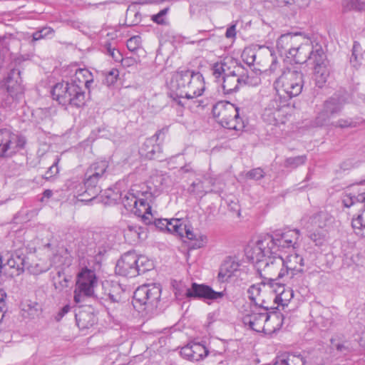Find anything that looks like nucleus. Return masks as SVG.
<instances>
[{
	"mask_svg": "<svg viewBox=\"0 0 365 365\" xmlns=\"http://www.w3.org/2000/svg\"><path fill=\"white\" fill-rule=\"evenodd\" d=\"M262 284L263 285L262 283L261 284H253L250 286L247 290L248 297L254 305L255 304L256 302H259L261 304L262 303L261 300V297H262L261 293Z\"/></svg>",
	"mask_w": 365,
	"mask_h": 365,
	"instance_id": "41",
	"label": "nucleus"
},
{
	"mask_svg": "<svg viewBox=\"0 0 365 365\" xmlns=\"http://www.w3.org/2000/svg\"><path fill=\"white\" fill-rule=\"evenodd\" d=\"M193 361L204 359L209 354V350L200 343H192Z\"/></svg>",
	"mask_w": 365,
	"mask_h": 365,
	"instance_id": "40",
	"label": "nucleus"
},
{
	"mask_svg": "<svg viewBox=\"0 0 365 365\" xmlns=\"http://www.w3.org/2000/svg\"><path fill=\"white\" fill-rule=\"evenodd\" d=\"M108 162L107 160H101L92 163L87 169L86 173L97 179L103 180L106 178Z\"/></svg>",
	"mask_w": 365,
	"mask_h": 365,
	"instance_id": "34",
	"label": "nucleus"
},
{
	"mask_svg": "<svg viewBox=\"0 0 365 365\" xmlns=\"http://www.w3.org/2000/svg\"><path fill=\"white\" fill-rule=\"evenodd\" d=\"M23 310L27 312L29 316L34 317L38 315L41 307L38 302L29 300L23 304Z\"/></svg>",
	"mask_w": 365,
	"mask_h": 365,
	"instance_id": "45",
	"label": "nucleus"
},
{
	"mask_svg": "<svg viewBox=\"0 0 365 365\" xmlns=\"http://www.w3.org/2000/svg\"><path fill=\"white\" fill-rule=\"evenodd\" d=\"M53 33L54 31L52 28L48 26L43 27L33 34V41H38L43 38L48 37L50 35H53Z\"/></svg>",
	"mask_w": 365,
	"mask_h": 365,
	"instance_id": "47",
	"label": "nucleus"
},
{
	"mask_svg": "<svg viewBox=\"0 0 365 365\" xmlns=\"http://www.w3.org/2000/svg\"><path fill=\"white\" fill-rule=\"evenodd\" d=\"M168 128H163L158 130L152 137L147 138L140 148V155L148 160H163L164 156L162 154V146L158 143L160 135H165L168 132Z\"/></svg>",
	"mask_w": 365,
	"mask_h": 365,
	"instance_id": "13",
	"label": "nucleus"
},
{
	"mask_svg": "<svg viewBox=\"0 0 365 365\" xmlns=\"http://www.w3.org/2000/svg\"><path fill=\"white\" fill-rule=\"evenodd\" d=\"M267 312L252 307L250 312L242 317V322L245 326L257 332H264Z\"/></svg>",
	"mask_w": 365,
	"mask_h": 365,
	"instance_id": "21",
	"label": "nucleus"
},
{
	"mask_svg": "<svg viewBox=\"0 0 365 365\" xmlns=\"http://www.w3.org/2000/svg\"><path fill=\"white\" fill-rule=\"evenodd\" d=\"M70 281L71 277L66 276L63 272L58 271L53 277V285L56 289L61 292L68 287Z\"/></svg>",
	"mask_w": 365,
	"mask_h": 365,
	"instance_id": "39",
	"label": "nucleus"
},
{
	"mask_svg": "<svg viewBox=\"0 0 365 365\" xmlns=\"http://www.w3.org/2000/svg\"><path fill=\"white\" fill-rule=\"evenodd\" d=\"M123 232L125 240L130 244L137 243L146 236L145 229L137 225H128Z\"/></svg>",
	"mask_w": 365,
	"mask_h": 365,
	"instance_id": "32",
	"label": "nucleus"
},
{
	"mask_svg": "<svg viewBox=\"0 0 365 365\" xmlns=\"http://www.w3.org/2000/svg\"><path fill=\"white\" fill-rule=\"evenodd\" d=\"M212 112L216 121L225 128L239 130L244 127L239 108L228 101L217 102L213 106Z\"/></svg>",
	"mask_w": 365,
	"mask_h": 365,
	"instance_id": "5",
	"label": "nucleus"
},
{
	"mask_svg": "<svg viewBox=\"0 0 365 365\" xmlns=\"http://www.w3.org/2000/svg\"><path fill=\"white\" fill-rule=\"evenodd\" d=\"M240 71L242 72V67L236 66L232 71L222 76V90L225 94L236 92L240 86L247 83V76Z\"/></svg>",
	"mask_w": 365,
	"mask_h": 365,
	"instance_id": "15",
	"label": "nucleus"
},
{
	"mask_svg": "<svg viewBox=\"0 0 365 365\" xmlns=\"http://www.w3.org/2000/svg\"><path fill=\"white\" fill-rule=\"evenodd\" d=\"M168 11V8L160 10L157 14L152 16V20L158 24H163L164 22L163 17L166 15Z\"/></svg>",
	"mask_w": 365,
	"mask_h": 365,
	"instance_id": "63",
	"label": "nucleus"
},
{
	"mask_svg": "<svg viewBox=\"0 0 365 365\" xmlns=\"http://www.w3.org/2000/svg\"><path fill=\"white\" fill-rule=\"evenodd\" d=\"M284 316L280 312H267L264 332L272 334L280 329L283 324Z\"/></svg>",
	"mask_w": 365,
	"mask_h": 365,
	"instance_id": "25",
	"label": "nucleus"
},
{
	"mask_svg": "<svg viewBox=\"0 0 365 365\" xmlns=\"http://www.w3.org/2000/svg\"><path fill=\"white\" fill-rule=\"evenodd\" d=\"M277 289L273 288L274 292L273 301L277 305H280L284 309L288 305L289 302L293 297V291L292 289H285L282 282H276Z\"/></svg>",
	"mask_w": 365,
	"mask_h": 365,
	"instance_id": "24",
	"label": "nucleus"
},
{
	"mask_svg": "<svg viewBox=\"0 0 365 365\" xmlns=\"http://www.w3.org/2000/svg\"><path fill=\"white\" fill-rule=\"evenodd\" d=\"M357 45L354 43L352 49V53L350 58V63L351 64L355 67L357 68L361 64V58H359L357 52Z\"/></svg>",
	"mask_w": 365,
	"mask_h": 365,
	"instance_id": "58",
	"label": "nucleus"
},
{
	"mask_svg": "<svg viewBox=\"0 0 365 365\" xmlns=\"http://www.w3.org/2000/svg\"><path fill=\"white\" fill-rule=\"evenodd\" d=\"M77 326L80 329L92 327L97 322V317L89 310L81 309L75 313Z\"/></svg>",
	"mask_w": 365,
	"mask_h": 365,
	"instance_id": "26",
	"label": "nucleus"
},
{
	"mask_svg": "<svg viewBox=\"0 0 365 365\" xmlns=\"http://www.w3.org/2000/svg\"><path fill=\"white\" fill-rule=\"evenodd\" d=\"M359 194L357 195L354 194H346L343 198V204L345 207H349L353 205L356 202H361V200L358 199Z\"/></svg>",
	"mask_w": 365,
	"mask_h": 365,
	"instance_id": "53",
	"label": "nucleus"
},
{
	"mask_svg": "<svg viewBox=\"0 0 365 365\" xmlns=\"http://www.w3.org/2000/svg\"><path fill=\"white\" fill-rule=\"evenodd\" d=\"M346 7L349 10L364 11L365 2L360 0H347Z\"/></svg>",
	"mask_w": 365,
	"mask_h": 365,
	"instance_id": "52",
	"label": "nucleus"
},
{
	"mask_svg": "<svg viewBox=\"0 0 365 365\" xmlns=\"http://www.w3.org/2000/svg\"><path fill=\"white\" fill-rule=\"evenodd\" d=\"M156 228H158L160 231L166 230V225H168V220L167 219H155L153 222Z\"/></svg>",
	"mask_w": 365,
	"mask_h": 365,
	"instance_id": "64",
	"label": "nucleus"
},
{
	"mask_svg": "<svg viewBox=\"0 0 365 365\" xmlns=\"http://www.w3.org/2000/svg\"><path fill=\"white\" fill-rule=\"evenodd\" d=\"M22 81L20 69H11L6 78L8 96L5 99V104L11 108H15L16 104L24 98V87Z\"/></svg>",
	"mask_w": 365,
	"mask_h": 365,
	"instance_id": "7",
	"label": "nucleus"
},
{
	"mask_svg": "<svg viewBox=\"0 0 365 365\" xmlns=\"http://www.w3.org/2000/svg\"><path fill=\"white\" fill-rule=\"evenodd\" d=\"M97 284L95 272L87 267L83 268L77 274L73 299L76 304L83 302L85 299L94 295Z\"/></svg>",
	"mask_w": 365,
	"mask_h": 365,
	"instance_id": "6",
	"label": "nucleus"
},
{
	"mask_svg": "<svg viewBox=\"0 0 365 365\" xmlns=\"http://www.w3.org/2000/svg\"><path fill=\"white\" fill-rule=\"evenodd\" d=\"M261 300L262 302V304L259 302H256L255 304L254 305L255 308L259 309V311L264 312V310L267 312H268V310L272 309V307L269 306V303L266 299H264L263 297H261Z\"/></svg>",
	"mask_w": 365,
	"mask_h": 365,
	"instance_id": "62",
	"label": "nucleus"
},
{
	"mask_svg": "<svg viewBox=\"0 0 365 365\" xmlns=\"http://www.w3.org/2000/svg\"><path fill=\"white\" fill-rule=\"evenodd\" d=\"M299 230H275L272 234L261 235L254 245V252L260 255L263 252L279 255L278 252L293 247L299 239Z\"/></svg>",
	"mask_w": 365,
	"mask_h": 365,
	"instance_id": "2",
	"label": "nucleus"
},
{
	"mask_svg": "<svg viewBox=\"0 0 365 365\" xmlns=\"http://www.w3.org/2000/svg\"><path fill=\"white\" fill-rule=\"evenodd\" d=\"M312 51L311 43H297V46L292 50V53L289 58L293 59L296 63H303L309 60V56Z\"/></svg>",
	"mask_w": 365,
	"mask_h": 365,
	"instance_id": "29",
	"label": "nucleus"
},
{
	"mask_svg": "<svg viewBox=\"0 0 365 365\" xmlns=\"http://www.w3.org/2000/svg\"><path fill=\"white\" fill-rule=\"evenodd\" d=\"M137 264L138 255L134 252H128L118 260L115 272L126 277H136L138 276Z\"/></svg>",
	"mask_w": 365,
	"mask_h": 365,
	"instance_id": "16",
	"label": "nucleus"
},
{
	"mask_svg": "<svg viewBox=\"0 0 365 365\" xmlns=\"http://www.w3.org/2000/svg\"><path fill=\"white\" fill-rule=\"evenodd\" d=\"M242 57L243 58V61L246 64H247L249 66H251L254 64V62L255 61V53L252 51H244Z\"/></svg>",
	"mask_w": 365,
	"mask_h": 365,
	"instance_id": "57",
	"label": "nucleus"
},
{
	"mask_svg": "<svg viewBox=\"0 0 365 365\" xmlns=\"http://www.w3.org/2000/svg\"><path fill=\"white\" fill-rule=\"evenodd\" d=\"M156 190H152L151 187L147 186L145 190L140 192L138 204L134 210V214L142 217L143 222L150 225L152 224L151 204L153 202Z\"/></svg>",
	"mask_w": 365,
	"mask_h": 365,
	"instance_id": "14",
	"label": "nucleus"
},
{
	"mask_svg": "<svg viewBox=\"0 0 365 365\" xmlns=\"http://www.w3.org/2000/svg\"><path fill=\"white\" fill-rule=\"evenodd\" d=\"M351 226L356 235L365 237V208L361 210L356 217L352 219Z\"/></svg>",
	"mask_w": 365,
	"mask_h": 365,
	"instance_id": "37",
	"label": "nucleus"
},
{
	"mask_svg": "<svg viewBox=\"0 0 365 365\" xmlns=\"http://www.w3.org/2000/svg\"><path fill=\"white\" fill-rule=\"evenodd\" d=\"M344 108L343 101L339 97H331L326 100L321 110L315 118L317 126H329V124L338 116Z\"/></svg>",
	"mask_w": 365,
	"mask_h": 365,
	"instance_id": "10",
	"label": "nucleus"
},
{
	"mask_svg": "<svg viewBox=\"0 0 365 365\" xmlns=\"http://www.w3.org/2000/svg\"><path fill=\"white\" fill-rule=\"evenodd\" d=\"M51 94L53 99L62 106L81 108L86 103L84 89L72 81L57 83L53 86Z\"/></svg>",
	"mask_w": 365,
	"mask_h": 365,
	"instance_id": "3",
	"label": "nucleus"
},
{
	"mask_svg": "<svg viewBox=\"0 0 365 365\" xmlns=\"http://www.w3.org/2000/svg\"><path fill=\"white\" fill-rule=\"evenodd\" d=\"M179 219L168 220V225H166V232L174 234L175 231L179 229Z\"/></svg>",
	"mask_w": 365,
	"mask_h": 365,
	"instance_id": "61",
	"label": "nucleus"
},
{
	"mask_svg": "<svg viewBox=\"0 0 365 365\" xmlns=\"http://www.w3.org/2000/svg\"><path fill=\"white\" fill-rule=\"evenodd\" d=\"M247 256L255 264L257 272L261 277L264 278L263 286L269 285V288H274L276 282H285L284 271V259L280 255L267 253L263 252L260 255H256L254 252V246L247 250Z\"/></svg>",
	"mask_w": 365,
	"mask_h": 365,
	"instance_id": "1",
	"label": "nucleus"
},
{
	"mask_svg": "<svg viewBox=\"0 0 365 365\" xmlns=\"http://www.w3.org/2000/svg\"><path fill=\"white\" fill-rule=\"evenodd\" d=\"M307 155H299L296 157L287 158L284 161V167L287 168L295 169L302 165L307 161Z\"/></svg>",
	"mask_w": 365,
	"mask_h": 365,
	"instance_id": "43",
	"label": "nucleus"
},
{
	"mask_svg": "<svg viewBox=\"0 0 365 365\" xmlns=\"http://www.w3.org/2000/svg\"><path fill=\"white\" fill-rule=\"evenodd\" d=\"M101 181L91 175H87L86 173L83 180L85 190L82 193L78 192V195L82 197L81 200L91 201L96 198L102 190L100 185Z\"/></svg>",
	"mask_w": 365,
	"mask_h": 365,
	"instance_id": "22",
	"label": "nucleus"
},
{
	"mask_svg": "<svg viewBox=\"0 0 365 365\" xmlns=\"http://www.w3.org/2000/svg\"><path fill=\"white\" fill-rule=\"evenodd\" d=\"M280 71L281 75L274 83V88L289 101L301 93L304 84L303 73L289 68Z\"/></svg>",
	"mask_w": 365,
	"mask_h": 365,
	"instance_id": "4",
	"label": "nucleus"
},
{
	"mask_svg": "<svg viewBox=\"0 0 365 365\" xmlns=\"http://www.w3.org/2000/svg\"><path fill=\"white\" fill-rule=\"evenodd\" d=\"M240 264L232 259L225 260L220 266L218 273V279L220 282H226L232 276H237Z\"/></svg>",
	"mask_w": 365,
	"mask_h": 365,
	"instance_id": "27",
	"label": "nucleus"
},
{
	"mask_svg": "<svg viewBox=\"0 0 365 365\" xmlns=\"http://www.w3.org/2000/svg\"><path fill=\"white\" fill-rule=\"evenodd\" d=\"M189 191L191 193H194L195 195H200L203 194V186L202 183L200 181H198L197 182H192L190 187H189Z\"/></svg>",
	"mask_w": 365,
	"mask_h": 365,
	"instance_id": "60",
	"label": "nucleus"
},
{
	"mask_svg": "<svg viewBox=\"0 0 365 365\" xmlns=\"http://www.w3.org/2000/svg\"><path fill=\"white\" fill-rule=\"evenodd\" d=\"M180 354L185 359L193 361L192 343H189L180 350Z\"/></svg>",
	"mask_w": 365,
	"mask_h": 365,
	"instance_id": "54",
	"label": "nucleus"
},
{
	"mask_svg": "<svg viewBox=\"0 0 365 365\" xmlns=\"http://www.w3.org/2000/svg\"><path fill=\"white\" fill-rule=\"evenodd\" d=\"M26 143L25 138L8 129L0 130V157H11Z\"/></svg>",
	"mask_w": 365,
	"mask_h": 365,
	"instance_id": "12",
	"label": "nucleus"
},
{
	"mask_svg": "<svg viewBox=\"0 0 365 365\" xmlns=\"http://www.w3.org/2000/svg\"><path fill=\"white\" fill-rule=\"evenodd\" d=\"M6 298V292L0 289V321L3 319L4 314L6 311V302L5 299Z\"/></svg>",
	"mask_w": 365,
	"mask_h": 365,
	"instance_id": "59",
	"label": "nucleus"
},
{
	"mask_svg": "<svg viewBox=\"0 0 365 365\" xmlns=\"http://www.w3.org/2000/svg\"><path fill=\"white\" fill-rule=\"evenodd\" d=\"M11 256L15 260L16 264L17 265V274L23 272L26 269H29V264L27 262V257L22 250H18L11 254Z\"/></svg>",
	"mask_w": 365,
	"mask_h": 365,
	"instance_id": "38",
	"label": "nucleus"
},
{
	"mask_svg": "<svg viewBox=\"0 0 365 365\" xmlns=\"http://www.w3.org/2000/svg\"><path fill=\"white\" fill-rule=\"evenodd\" d=\"M103 52L109 55L115 61L120 62L123 61V56L119 50L112 46L110 42H106L103 45Z\"/></svg>",
	"mask_w": 365,
	"mask_h": 365,
	"instance_id": "44",
	"label": "nucleus"
},
{
	"mask_svg": "<svg viewBox=\"0 0 365 365\" xmlns=\"http://www.w3.org/2000/svg\"><path fill=\"white\" fill-rule=\"evenodd\" d=\"M309 232V237L311 240L313 241L317 246H320L325 241L327 235V230H319L317 229H312Z\"/></svg>",
	"mask_w": 365,
	"mask_h": 365,
	"instance_id": "42",
	"label": "nucleus"
},
{
	"mask_svg": "<svg viewBox=\"0 0 365 365\" xmlns=\"http://www.w3.org/2000/svg\"><path fill=\"white\" fill-rule=\"evenodd\" d=\"M329 126L340 128H353L356 126V123L354 122L351 118H341L337 120H333L331 123L329 124Z\"/></svg>",
	"mask_w": 365,
	"mask_h": 365,
	"instance_id": "48",
	"label": "nucleus"
},
{
	"mask_svg": "<svg viewBox=\"0 0 365 365\" xmlns=\"http://www.w3.org/2000/svg\"><path fill=\"white\" fill-rule=\"evenodd\" d=\"M161 296L160 284H143L138 287L133 294V306H147L157 307Z\"/></svg>",
	"mask_w": 365,
	"mask_h": 365,
	"instance_id": "8",
	"label": "nucleus"
},
{
	"mask_svg": "<svg viewBox=\"0 0 365 365\" xmlns=\"http://www.w3.org/2000/svg\"><path fill=\"white\" fill-rule=\"evenodd\" d=\"M124 291L119 284H113L111 286V289L108 294V302H111V305H118V307H123V294Z\"/></svg>",
	"mask_w": 365,
	"mask_h": 365,
	"instance_id": "36",
	"label": "nucleus"
},
{
	"mask_svg": "<svg viewBox=\"0 0 365 365\" xmlns=\"http://www.w3.org/2000/svg\"><path fill=\"white\" fill-rule=\"evenodd\" d=\"M92 241L81 249V253L88 255H103L110 250L115 242V236L108 232H95L91 234Z\"/></svg>",
	"mask_w": 365,
	"mask_h": 365,
	"instance_id": "9",
	"label": "nucleus"
},
{
	"mask_svg": "<svg viewBox=\"0 0 365 365\" xmlns=\"http://www.w3.org/2000/svg\"><path fill=\"white\" fill-rule=\"evenodd\" d=\"M137 186L133 187L129 192L125 193L122 197V203L125 208L134 213V210L137 209L136 206L138 204V200L140 197V192L143 190L137 189Z\"/></svg>",
	"mask_w": 365,
	"mask_h": 365,
	"instance_id": "30",
	"label": "nucleus"
},
{
	"mask_svg": "<svg viewBox=\"0 0 365 365\" xmlns=\"http://www.w3.org/2000/svg\"><path fill=\"white\" fill-rule=\"evenodd\" d=\"M153 264L144 256H138V275L145 274L151 269Z\"/></svg>",
	"mask_w": 365,
	"mask_h": 365,
	"instance_id": "46",
	"label": "nucleus"
},
{
	"mask_svg": "<svg viewBox=\"0 0 365 365\" xmlns=\"http://www.w3.org/2000/svg\"><path fill=\"white\" fill-rule=\"evenodd\" d=\"M289 105V101L285 98L279 92L269 101L264 112L263 113V118L264 120L269 121L270 123L276 122L277 118L279 117V113L283 108Z\"/></svg>",
	"mask_w": 365,
	"mask_h": 365,
	"instance_id": "18",
	"label": "nucleus"
},
{
	"mask_svg": "<svg viewBox=\"0 0 365 365\" xmlns=\"http://www.w3.org/2000/svg\"><path fill=\"white\" fill-rule=\"evenodd\" d=\"M264 177V172L260 168L250 170L246 173V178L250 180H259Z\"/></svg>",
	"mask_w": 365,
	"mask_h": 365,
	"instance_id": "51",
	"label": "nucleus"
},
{
	"mask_svg": "<svg viewBox=\"0 0 365 365\" xmlns=\"http://www.w3.org/2000/svg\"><path fill=\"white\" fill-rule=\"evenodd\" d=\"M226 68H227V66L226 63H215L212 67V73L213 76L218 79L222 76H225V74H227L226 73Z\"/></svg>",
	"mask_w": 365,
	"mask_h": 365,
	"instance_id": "49",
	"label": "nucleus"
},
{
	"mask_svg": "<svg viewBox=\"0 0 365 365\" xmlns=\"http://www.w3.org/2000/svg\"><path fill=\"white\" fill-rule=\"evenodd\" d=\"M309 57V61L313 65V68L317 66L318 64L325 65L329 62L322 45L317 42H312V51Z\"/></svg>",
	"mask_w": 365,
	"mask_h": 365,
	"instance_id": "31",
	"label": "nucleus"
},
{
	"mask_svg": "<svg viewBox=\"0 0 365 365\" xmlns=\"http://www.w3.org/2000/svg\"><path fill=\"white\" fill-rule=\"evenodd\" d=\"M128 49L131 52H135L141 47V38L139 36L130 37L126 43Z\"/></svg>",
	"mask_w": 365,
	"mask_h": 365,
	"instance_id": "50",
	"label": "nucleus"
},
{
	"mask_svg": "<svg viewBox=\"0 0 365 365\" xmlns=\"http://www.w3.org/2000/svg\"><path fill=\"white\" fill-rule=\"evenodd\" d=\"M205 89L204 78L200 72H195L184 98L193 99L202 95Z\"/></svg>",
	"mask_w": 365,
	"mask_h": 365,
	"instance_id": "23",
	"label": "nucleus"
},
{
	"mask_svg": "<svg viewBox=\"0 0 365 365\" xmlns=\"http://www.w3.org/2000/svg\"><path fill=\"white\" fill-rule=\"evenodd\" d=\"M195 73L194 71L185 70L173 74L168 86L170 96L176 101L177 99L184 98Z\"/></svg>",
	"mask_w": 365,
	"mask_h": 365,
	"instance_id": "11",
	"label": "nucleus"
},
{
	"mask_svg": "<svg viewBox=\"0 0 365 365\" xmlns=\"http://www.w3.org/2000/svg\"><path fill=\"white\" fill-rule=\"evenodd\" d=\"M310 224L312 230H327L328 227L333 222L334 219L327 212L321 211L310 217Z\"/></svg>",
	"mask_w": 365,
	"mask_h": 365,
	"instance_id": "28",
	"label": "nucleus"
},
{
	"mask_svg": "<svg viewBox=\"0 0 365 365\" xmlns=\"http://www.w3.org/2000/svg\"><path fill=\"white\" fill-rule=\"evenodd\" d=\"M304 259L297 254L290 255L284 259V281L292 279L296 275L302 273Z\"/></svg>",
	"mask_w": 365,
	"mask_h": 365,
	"instance_id": "19",
	"label": "nucleus"
},
{
	"mask_svg": "<svg viewBox=\"0 0 365 365\" xmlns=\"http://www.w3.org/2000/svg\"><path fill=\"white\" fill-rule=\"evenodd\" d=\"M223 292H215L212 287L205 284L192 283L190 288L185 289V296L187 298H198L203 299L217 300L224 297Z\"/></svg>",
	"mask_w": 365,
	"mask_h": 365,
	"instance_id": "17",
	"label": "nucleus"
},
{
	"mask_svg": "<svg viewBox=\"0 0 365 365\" xmlns=\"http://www.w3.org/2000/svg\"><path fill=\"white\" fill-rule=\"evenodd\" d=\"M119 75V71L116 68H113L106 75L105 81L109 86L113 84Z\"/></svg>",
	"mask_w": 365,
	"mask_h": 365,
	"instance_id": "56",
	"label": "nucleus"
},
{
	"mask_svg": "<svg viewBox=\"0 0 365 365\" xmlns=\"http://www.w3.org/2000/svg\"><path fill=\"white\" fill-rule=\"evenodd\" d=\"M313 69L316 85L319 88H322L330 75L329 62L325 63V65L318 64L317 66H314Z\"/></svg>",
	"mask_w": 365,
	"mask_h": 365,
	"instance_id": "35",
	"label": "nucleus"
},
{
	"mask_svg": "<svg viewBox=\"0 0 365 365\" xmlns=\"http://www.w3.org/2000/svg\"><path fill=\"white\" fill-rule=\"evenodd\" d=\"M71 81L77 83L84 90L85 88L89 90L93 82V76L92 73L87 68H78L76 70L73 79Z\"/></svg>",
	"mask_w": 365,
	"mask_h": 365,
	"instance_id": "33",
	"label": "nucleus"
},
{
	"mask_svg": "<svg viewBox=\"0 0 365 365\" xmlns=\"http://www.w3.org/2000/svg\"><path fill=\"white\" fill-rule=\"evenodd\" d=\"M60 159L57 156L53 165L48 168V170L46 172L44 175L45 179H50L53 176L56 175L58 173V163Z\"/></svg>",
	"mask_w": 365,
	"mask_h": 365,
	"instance_id": "55",
	"label": "nucleus"
},
{
	"mask_svg": "<svg viewBox=\"0 0 365 365\" xmlns=\"http://www.w3.org/2000/svg\"><path fill=\"white\" fill-rule=\"evenodd\" d=\"M300 36L301 34L298 33H287L281 35L277 39L276 45L279 55L289 58L292 53V50L297 46Z\"/></svg>",
	"mask_w": 365,
	"mask_h": 365,
	"instance_id": "20",
	"label": "nucleus"
}]
</instances>
